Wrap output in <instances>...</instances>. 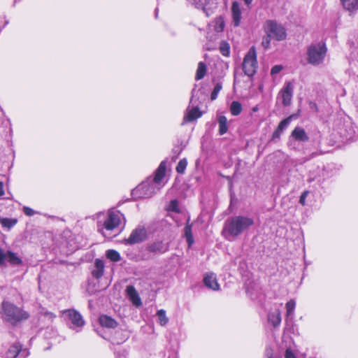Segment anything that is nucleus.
I'll return each mask as SVG.
<instances>
[{"label": "nucleus", "instance_id": "obj_4", "mask_svg": "<svg viewBox=\"0 0 358 358\" xmlns=\"http://www.w3.org/2000/svg\"><path fill=\"white\" fill-rule=\"evenodd\" d=\"M1 315L3 320L13 324L29 317L27 313L8 301L2 303Z\"/></svg>", "mask_w": 358, "mask_h": 358}, {"label": "nucleus", "instance_id": "obj_1", "mask_svg": "<svg viewBox=\"0 0 358 358\" xmlns=\"http://www.w3.org/2000/svg\"><path fill=\"white\" fill-rule=\"evenodd\" d=\"M166 169V161H162L155 171L154 178H148L138 185L131 192L134 199H144L152 196L163 186L162 181L165 176Z\"/></svg>", "mask_w": 358, "mask_h": 358}, {"label": "nucleus", "instance_id": "obj_35", "mask_svg": "<svg viewBox=\"0 0 358 358\" xmlns=\"http://www.w3.org/2000/svg\"><path fill=\"white\" fill-rule=\"evenodd\" d=\"M222 84L218 83L215 85L212 93H211V95H210V99L211 100H215L217 97V95L219 94V92H220V90H222Z\"/></svg>", "mask_w": 358, "mask_h": 358}, {"label": "nucleus", "instance_id": "obj_40", "mask_svg": "<svg viewBox=\"0 0 358 358\" xmlns=\"http://www.w3.org/2000/svg\"><path fill=\"white\" fill-rule=\"evenodd\" d=\"M23 212L27 216H33L36 214V211L34 210L27 206L23 207Z\"/></svg>", "mask_w": 358, "mask_h": 358}, {"label": "nucleus", "instance_id": "obj_54", "mask_svg": "<svg viewBox=\"0 0 358 358\" xmlns=\"http://www.w3.org/2000/svg\"><path fill=\"white\" fill-rule=\"evenodd\" d=\"M357 48H358V42H357Z\"/></svg>", "mask_w": 358, "mask_h": 358}, {"label": "nucleus", "instance_id": "obj_16", "mask_svg": "<svg viewBox=\"0 0 358 358\" xmlns=\"http://www.w3.org/2000/svg\"><path fill=\"white\" fill-rule=\"evenodd\" d=\"M126 292L128 297L134 306L138 307L142 304L141 298L139 297V295L134 286H127L126 288Z\"/></svg>", "mask_w": 358, "mask_h": 358}, {"label": "nucleus", "instance_id": "obj_30", "mask_svg": "<svg viewBox=\"0 0 358 358\" xmlns=\"http://www.w3.org/2000/svg\"><path fill=\"white\" fill-rule=\"evenodd\" d=\"M185 236L186 237L187 241L188 243V245L190 247L194 243V238L192 234V228L191 225L187 224L185 226Z\"/></svg>", "mask_w": 358, "mask_h": 358}, {"label": "nucleus", "instance_id": "obj_18", "mask_svg": "<svg viewBox=\"0 0 358 358\" xmlns=\"http://www.w3.org/2000/svg\"><path fill=\"white\" fill-rule=\"evenodd\" d=\"M201 116V113L197 107L187 110L184 115L182 124L186 122H192Z\"/></svg>", "mask_w": 358, "mask_h": 358}, {"label": "nucleus", "instance_id": "obj_51", "mask_svg": "<svg viewBox=\"0 0 358 358\" xmlns=\"http://www.w3.org/2000/svg\"><path fill=\"white\" fill-rule=\"evenodd\" d=\"M87 292L90 293V294H93V292H90V291L89 290V289H87Z\"/></svg>", "mask_w": 358, "mask_h": 358}, {"label": "nucleus", "instance_id": "obj_5", "mask_svg": "<svg viewBox=\"0 0 358 358\" xmlns=\"http://www.w3.org/2000/svg\"><path fill=\"white\" fill-rule=\"evenodd\" d=\"M327 50V49L324 43L311 44L307 50L308 62L314 66L320 65L324 60Z\"/></svg>", "mask_w": 358, "mask_h": 358}, {"label": "nucleus", "instance_id": "obj_21", "mask_svg": "<svg viewBox=\"0 0 358 358\" xmlns=\"http://www.w3.org/2000/svg\"><path fill=\"white\" fill-rule=\"evenodd\" d=\"M268 320L274 327L279 326L281 322L280 311L277 309L275 311L270 313L268 315Z\"/></svg>", "mask_w": 358, "mask_h": 358}, {"label": "nucleus", "instance_id": "obj_17", "mask_svg": "<svg viewBox=\"0 0 358 358\" xmlns=\"http://www.w3.org/2000/svg\"><path fill=\"white\" fill-rule=\"evenodd\" d=\"M291 136L297 141L306 142L309 140V138L306 133L304 129L300 127H296L292 131Z\"/></svg>", "mask_w": 358, "mask_h": 358}, {"label": "nucleus", "instance_id": "obj_9", "mask_svg": "<svg viewBox=\"0 0 358 358\" xmlns=\"http://www.w3.org/2000/svg\"><path fill=\"white\" fill-rule=\"evenodd\" d=\"M147 236V231L144 227L138 226L134 229L127 238L123 240L126 245H134L143 242Z\"/></svg>", "mask_w": 358, "mask_h": 358}, {"label": "nucleus", "instance_id": "obj_42", "mask_svg": "<svg viewBox=\"0 0 358 358\" xmlns=\"http://www.w3.org/2000/svg\"><path fill=\"white\" fill-rule=\"evenodd\" d=\"M285 357V358H296L294 353L290 349L286 350Z\"/></svg>", "mask_w": 358, "mask_h": 358}, {"label": "nucleus", "instance_id": "obj_28", "mask_svg": "<svg viewBox=\"0 0 358 358\" xmlns=\"http://www.w3.org/2000/svg\"><path fill=\"white\" fill-rule=\"evenodd\" d=\"M214 29L217 32H221L224 28V20L222 16L216 17L214 20Z\"/></svg>", "mask_w": 358, "mask_h": 358}, {"label": "nucleus", "instance_id": "obj_43", "mask_svg": "<svg viewBox=\"0 0 358 358\" xmlns=\"http://www.w3.org/2000/svg\"><path fill=\"white\" fill-rule=\"evenodd\" d=\"M182 149V148H178V149H173V152L175 154V156L173 157V159L175 161L179 156V155L181 153Z\"/></svg>", "mask_w": 358, "mask_h": 358}, {"label": "nucleus", "instance_id": "obj_20", "mask_svg": "<svg viewBox=\"0 0 358 358\" xmlns=\"http://www.w3.org/2000/svg\"><path fill=\"white\" fill-rule=\"evenodd\" d=\"M99 320L103 327L114 329L117 325V322L114 319L105 315L100 316Z\"/></svg>", "mask_w": 358, "mask_h": 358}, {"label": "nucleus", "instance_id": "obj_6", "mask_svg": "<svg viewBox=\"0 0 358 358\" xmlns=\"http://www.w3.org/2000/svg\"><path fill=\"white\" fill-rule=\"evenodd\" d=\"M242 67L244 73L248 77H252L256 73L258 64L255 47L250 48L244 57Z\"/></svg>", "mask_w": 358, "mask_h": 358}, {"label": "nucleus", "instance_id": "obj_7", "mask_svg": "<svg viewBox=\"0 0 358 358\" xmlns=\"http://www.w3.org/2000/svg\"><path fill=\"white\" fill-rule=\"evenodd\" d=\"M122 218H123V215L120 211H109L103 222V227L99 231L104 236H106V231H110L118 227Z\"/></svg>", "mask_w": 358, "mask_h": 358}, {"label": "nucleus", "instance_id": "obj_27", "mask_svg": "<svg viewBox=\"0 0 358 358\" xmlns=\"http://www.w3.org/2000/svg\"><path fill=\"white\" fill-rule=\"evenodd\" d=\"M106 255L108 259L114 262H119L121 259L120 253L115 250H108Z\"/></svg>", "mask_w": 358, "mask_h": 358}, {"label": "nucleus", "instance_id": "obj_3", "mask_svg": "<svg viewBox=\"0 0 358 358\" xmlns=\"http://www.w3.org/2000/svg\"><path fill=\"white\" fill-rule=\"evenodd\" d=\"M265 35L262 38V45L264 49H268L271 41H281L286 38L285 28L276 20H267L263 24Z\"/></svg>", "mask_w": 358, "mask_h": 358}, {"label": "nucleus", "instance_id": "obj_10", "mask_svg": "<svg viewBox=\"0 0 358 358\" xmlns=\"http://www.w3.org/2000/svg\"><path fill=\"white\" fill-rule=\"evenodd\" d=\"M29 352L27 349H23L20 343H15L11 345L5 352L4 358H26Z\"/></svg>", "mask_w": 358, "mask_h": 358}, {"label": "nucleus", "instance_id": "obj_31", "mask_svg": "<svg viewBox=\"0 0 358 358\" xmlns=\"http://www.w3.org/2000/svg\"><path fill=\"white\" fill-rule=\"evenodd\" d=\"M157 315L158 320L159 321V324L162 326H164L168 323L169 319L166 315L165 310H164L162 309L158 310L157 313Z\"/></svg>", "mask_w": 358, "mask_h": 358}, {"label": "nucleus", "instance_id": "obj_24", "mask_svg": "<svg viewBox=\"0 0 358 358\" xmlns=\"http://www.w3.org/2000/svg\"><path fill=\"white\" fill-rule=\"evenodd\" d=\"M218 124H219V134L220 135H223L227 133L228 130L227 126V119L225 116L221 115L218 118Z\"/></svg>", "mask_w": 358, "mask_h": 358}, {"label": "nucleus", "instance_id": "obj_14", "mask_svg": "<svg viewBox=\"0 0 358 358\" xmlns=\"http://www.w3.org/2000/svg\"><path fill=\"white\" fill-rule=\"evenodd\" d=\"M203 283L208 288L213 291H218L220 289V285L217 282L215 273H210L206 274L203 278Z\"/></svg>", "mask_w": 358, "mask_h": 358}, {"label": "nucleus", "instance_id": "obj_32", "mask_svg": "<svg viewBox=\"0 0 358 358\" xmlns=\"http://www.w3.org/2000/svg\"><path fill=\"white\" fill-rule=\"evenodd\" d=\"M187 166V161L183 158L179 161L176 168V171L180 174H183Z\"/></svg>", "mask_w": 358, "mask_h": 358}, {"label": "nucleus", "instance_id": "obj_49", "mask_svg": "<svg viewBox=\"0 0 358 358\" xmlns=\"http://www.w3.org/2000/svg\"><path fill=\"white\" fill-rule=\"evenodd\" d=\"M316 155H317V153H312L311 157L309 159L314 157Z\"/></svg>", "mask_w": 358, "mask_h": 358}, {"label": "nucleus", "instance_id": "obj_53", "mask_svg": "<svg viewBox=\"0 0 358 358\" xmlns=\"http://www.w3.org/2000/svg\"><path fill=\"white\" fill-rule=\"evenodd\" d=\"M257 110V108H253V110H254V111H256Z\"/></svg>", "mask_w": 358, "mask_h": 358}, {"label": "nucleus", "instance_id": "obj_19", "mask_svg": "<svg viewBox=\"0 0 358 358\" xmlns=\"http://www.w3.org/2000/svg\"><path fill=\"white\" fill-rule=\"evenodd\" d=\"M104 263L102 260L96 259L94 262V268L92 271L93 277L99 279L103 275Z\"/></svg>", "mask_w": 358, "mask_h": 358}, {"label": "nucleus", "instance_id": "obj_23", "mask_svg": "<svg viewBox=\"0 0 358 358\" xmlns=\"http://www.w3.org/2000/svg\"><path fill=\"white\" fill-rule=\"evenodd\" d=\"M286 317L287 320H292L294 317V310L296 308V301L294 299L289 300L285 305Z\"/></svg>", "mask_w": 358, "mask_h": 358}, {"label": "nucleus", "instance_id": "obj_11", "mask_svg": "<svg viewBox=\"0 0 358 358\" xmlns=\"http://www.w3.org/2000/svg\"><path fill=\"white\" fill-rule=\"evenodd\" d=\"M147 250L156 255H162L166 252L169 249V242H164L162 239H155L147 245Z\"/></svg>", "mask_w": 358, "mask_h": 358}, {"label": "nucleus", "instance_id": "obj_25", "mask_svg": "<svg viewBox=\"0 0 358 358\" xmlns=\"http://www.w3.org/2000/svg\"><path fill=\"white\" fill-rule=\"evenodd\" d=\"M206 73V65L204 62H200L198 64V68L196 73L195 79L199 80L202 79Z\"/></svg>", "mask_w": 358, "mask_h": 358}, {"label": "nucleus", "instance_id": "obj_46", "mask_svg": "<svg viewBox=\"0 0 358 358\" xmlns=\"http://www.w3.org/2000/svg\"><path fill=\"white\" fill-rule=\"evenodd\" d=\"M243 1H244L245 4L246 6H249L252 3L253 0H243Z\"/></svg>", "mask_w": 358, "mask_h": 358}, {"label": "nucleus", "instance_id": "obj_36", "mask_svg": "<svg viewBox=\"0 0 358 358\" xmlns=\"http://www.w3.org/2000/svg\"><path fill=\"white\" fill-rule=\"evenodd\" d=\"M168 209L171 211L178 213L180 211L178 208V202L177 200L171 201Z\"/></svg>", "mask_w": 358, "mask_h": 358}, {"label": "nucleus", "instance_id": "obj_12", "mask_svg": "<svg viewBox=\"0 0 358 358\" xmlns=\"http://www.w3.org/2000/svg\"><path fill=\"white\" fill-rule=\"evenodd\" d=\"M294 88L293 83L289 81L287 82L280 90L279 95L282 98V103L283 106H288L291 104Z\"/></svg>", "mask_w": 358, "mask_h": 358}, {"label": "nucleus", "instance_id": "obj_13", "mask_svg": "<svg viewBox=\"0 0 358 358\" xmlns=\"http://www.w3.org/2000/svg\"><path fill=\"white\" fill-rule=\"evenodd\" d=\"M6 262L12 265L18 266L22 264V259L17 255L11 251L5 252L0 248V265H3Z\"/></svg>", "mask_w": 358, "mask_h": 358}, {"label": "nucleus", "instance_id": "obj_39", "mask_svg": "<svg viewBox=\"0 0 358 358\" xmlns=\"http://www.w3.org/2000/svg\"><path fill=\"white\" fill-rule=\"evenodd\" d=\"M282 69H283V67L281 65H275L274 66L272 67V69L271 70V74L272 76L278 74L282 70Z\"/></svg>", "mask_w": 358, "mask_h": 358}, {"label": "nucleus", "instance_id": "obj_8", "mask_svg": "<svg viewBox=\"0 0 358 358\" xmlns=\"http://www.w3.org/2000/svg\"><path fill=\"white\" fill-rule=\"evenodd\" d=\"M62 316L66 322L70 323V328L77 332L85 325L82 315L76 310L69 309L62 311Z\"/></svg>", "mask_w": 358, "mask_h": 358}, {"label": "nucleus", "instance_id": "obj_29", "mask_svg": "<svg viewBox=\"0 0 358 358\" xmlns=\"http://www.w3.org/2000/svg\"><path fill=\"white\" fill-rule=\"evenodd\" d=\"M0 223L2 227L10 229L17 223V220L11 219V218H1L0 217Z\"/></svg>", "mask_w": 358, "mask_h": 358}, {"label": "nucleus", "instance_id": "obj_41", "mask_svg": "<svg viewBox=\"0 0 358 358\" xmlns=\"http://www.w3.org/2000/svg\"><path fill=\"white\" fill-rule=\"evenodd\" d=\"M309 194V192L308 191H304L301 195L300 196V198H299V203L302 205V206H305L306 205V197Z\"/></svg>", "mask_w": 358, "mask_h": 358}, {"label": "nucleus", "instance_id": "obj_2", "mask_svg": "<svg viewBox=\"0 0 358 358\" xmlns=\"http://www.w3.org/2000/svg\"><path fill=\"white\" fill-rule=\"evenodd\" d=\"M253 224L254 221L251 217L242 215L234 216L226 220L222 233L227 240L231 241L249 229Z\"/></svg>", "mask_w": 358, "mask_h": 358}, {"label": "nucleus", "instance_id": "obj_33", "mask_svg": "<svg viewBox=\"0 0 358 358\" xmlns=\"http://www.w3.org/2000/svg\"><path fill=\"white\" fill-rule=\"evenodd\" d=\"M292 116H289L285 120H282L280 124H278L277 129L279 131H281L283 132V131L288 127L291 122Z\"/></svg>", "mask_w": 358, "mask_h": 358}, {"label": "nucleus", "instance_id": "obj_26", "mask_svg": "<svg viewBox=\"0 0 358 358\" xmlns=\"http://www.w3.org/2000/svg\"><path fill=\"white\" fill-rule=\"evenodd\" d=\"M242 109V105L240 102L234 101L231 103L230 111L233 115H238L241 113Z\"/></svg>", "mask_w": 358, "mask_h": 358}, {"label": "nucleus", "instance_id": "obj_38", "mask_svg": "<svg viewBox=\"0 0 358 358\" xmlns=\"http://www.w3.org/2000/svg\"><path fill=\"white\" fill-rule=\"evenodd\" d=\"M216 6H215L214 8H208V5L206 4L205 6H203V11L205 13L207 17H209L210 15H211L213 12H214V8H215Z\"/></svg>", "mask_w": 358, "mask_h": 358}, {"label": "nucleus", "instance_id": "obj_37", "mask_svg": "<svg viewBox=\"0 0 358 358\" xmlns=\"http://www.w3.org/2000/svg\"><path fill=\"white\" fill-rule=\"evenodd\" d=\"M41 315L50 322H52L53 320L56 317V315L53 313L49 312L48 310H43L41 312Z\"/></svg>", "mask_w": 358, "mask_h": 358}, {"label": "nucleus", "instance_id": "obj_45", "mask_svg": "<svg viewBox=\"0 0 358 358\" xmlns=\"http://www.w3.org/2000/svg\"><path fill=\"white\" fill-rule=\"evenodd\" d=\"M4 194L3 182H0V196Z\"/></svg>", "mask_w": 358, "mask_h": 358}, {"label": "nucleus", "instance_id": "obj_48", "mask_svg": "<svg viewBox=\"0 0 358 358\" xmlns=\"http://www.w3.org/2000/svg\"><path fill=\"white\" fill-rule=\"evenodd\" d=\"M313 180H315V178H314L309 177V178H308V182H313Z\"/></svg>", "mask_w": 358, "mask_h": 358}, {"label": "nucleus", "instance_id": "obj_52", "mask_svg": "<svg viewBox=\"0 0 358 358\" xmlns=\"http://www.w3.org/2000/svg\"><path fill=\"white\" fill-rule=\"evenodd\" d=\"M155 13H155V15H156V17H157V9L155 10Z\"/></svg>", "mask_w": 358, "mask_h": 358}, {"label": "nucleus", "instance_id": "obj_44", "mask_svg": "<svg viewBox=\"0 0 358 358\" xmlns=\"http://www.w3.org/2000/svg\"><path fill=\"white\" fill-rule=\"evenodd\" d=\"M282 131H279L278 129H275V131L273 134V138H278L280 136Z\"/></svg>", "mask_w": 358, "mask_h": 358}, {"label": "nucleus", "instance_id": "obj_22", "mask_svg": "<svg viewBox=\"0 0 358 358\" xmlns=\"http://www.w3.org/2000/svg\"><path fill=\"white\" fill-rule=\"evenodd\" d=\"M344 8L350 13L358 10V0H341Z\"/></svg>", "mask_w": 358, "mask_h": 358}, {"label": "nucleus", "instance_id": "obj_50", "mask_svg": "<svg viewBox=\"0 0 358 358\" xmlns=\"http://www.w3.org/2000/svg\"><path fill=\"white\" fill-rule=\"evenodd\" d=\"M268 358H273V357L271 356V355H269V354L268 353Z\"/></svg>", "mask_w": 358, "mask_h": 358}, {"label": "nucleus", "instance_id": "obj_34", "mask_svg": "<svg viewBox=\"0 0 358 358\" xmlns=\"http://www.w3.org/2000/svg\"><path fill=\"white\" fill-rule=\"evenodd\" d=\"M230 48L227 43L222 42L220 46V51L224 56H229Z\"/></svg>", "mask_w": 358, "mask_h": 358}, {"label": "nucleus", "instance_id": "obj_15", "mask_svg": "<svg viewBox=\"0 0 358 358\" xmlns=\"http://www.w3.org/2000/svg\"><path fill=\"white\" fill-rule=\"evenodd\" d=\"M232 22L234 27H238L241 20V10L239 3L234 1L231 5Z\"/></svg>", "mask_w": 358, "mask_h": 358}, {"label": "nucleus", "instance_id": "obj_47", "mask_svg": "<svg viewBox=\"0 0 358 358\" xmlns=\"http://www.w3.org/2000/svg\"><path fill=\"white\" fill-rule=\"evenodd\" d=\"M117 358H126V355H124V353L123 352L122 355H118V353H117Z\"/></svg>", "mask_w": 358, "mask_h": 358}]
</instances>
